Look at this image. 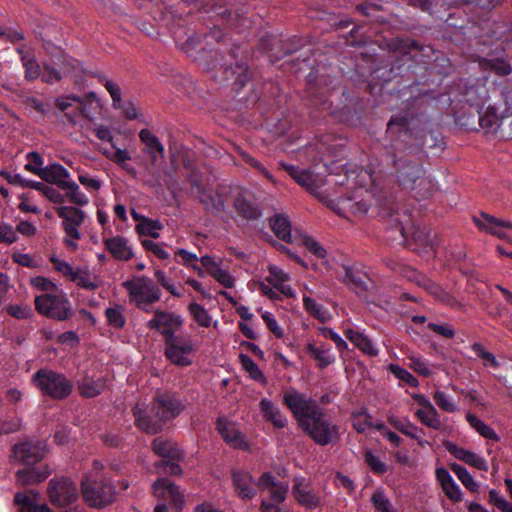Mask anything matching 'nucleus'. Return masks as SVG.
Here are the masks:
<instances>
[{"label": "nucleus", "mask_w": 512, "mask_h": 512, "mask_svg": "<svg viewBox=\"0 0 512 512\" xmlns=\"http://www.w3.org/2000/svg\"><path fill=\"white\" fill-rule=\"evenodd\" d=\"M283 403L292 412L300 428L318 445L326 446L339 439V427L332 423L311 397L290 387L285 390Z\"/></svg>", "instance_id": "f257e3e1"}, {"label": "nucleus", "mask_w": 512, "mask_h": 512, "mask_svg": "<svg viewBox=\"0 0 512 512\" xmlns=\"http://www.w3.org/2000/svg\"><path fill=\"white\" fill-rule=\"evenodd\" d=\"M393 164L398 185L415 199L429 198L436 191V184L432 178L426 176L421 164L407 158H398Z\"/></svg>", "instance_id": "f03ea898"}, {"label": "nucleus", "mask_w": 512, "mask_h": 512, "mask_svg": "<svg viewBox=\"0 0 512 512\" xmlns=\"http://www.w3.org/2000/svg\"><path fill=\"white\" fill-rule=\"evenodd\" d=\"M164 345V355L170 363L178 367L192 365L198 346L190 335L169 333Z\"/></svg>", "instance_id": "7ed1b4c3"}, {"label": "nucleus", "mask_w": 512, "mask_h": 512, "mask_svg": "<svg viewBox=\"0 0 512 512\" xmlns=\"http://www.w3.org/2000/svg\"><path fill=\"white\" fill-rule=\"evenodd\" d=\"M32 382L43 395L56 400L68 397L73 387L65 375L46 368L38 370Z\"/></svg>", "instance_id": "20e7f679"}, {"label": "nucleus", "mask_w": 512, "mask_h": 512, "mask_svg": "<svg viewBox=\"0 0 512 512\" xmlns=\"http://www.w3.org/2000/svg\"><path fill=\"white\" fill-rule=\"evenodd\" d=\"M122 285L128 291L130 302L135 303L141 310L148 311L145 306L160 300V289L148 277H134L126 280Z\"/></svg>", "instance_id": "39448f33"}, {"label": "nucleus", "mask_w": 512, "mask_h": 512, "mask_svg": "<svg viewBox=\"0 0 512 512\" xmlns=\"http://www.w3.org/2000/svg\"><path fill=\"white\" fill-rule=\"evenodd\" d=\"M36 311L43 316L65 321L73 315L72 306L65 294L45 293L35 297Z\"/></svg>", "instance_id": "423d86ee"}, {"label": "nucleus", "mask_w": 512, "mask_h": 512, "mask_svg": "<svg viewBox=\"0 0 512 512\" xmlns=\"http://www.w3.org/2000/svg\"><path fill=\"white\" fill-rule=\"evenodd\" d=\"M114 488L111 484L101 482H82V495L85 502L94 508H101L112 502L114 498Z\"/></svg>", "instance_id": "0eeeda50"}, {"label": "nucleus", "mask_w": 512, "mask_h": 512, "mask_svg": "<svg viewBox=\"0 0 512 512\" xmlns=\"http://www.w3.org/2000/svg\"><path fill=\"white\" fill-rule=\"evenodd\" d=\"M48 495L53 505L61 507L74 502L78 497V490L76 485L66 478L51 479Z\"/></svg>", "instance_id": "6e6552de"}, {"label": "nucleus", "mask_w": 512, "mask_h": 512, "mask_svg": "<svg viewBox=\"0 0 512 512\" xmlns=\"http://www.w3.org/2000/svg\"><path fill=\"white\" fill-rule=\"evenodd\" d=\"M184 323L181 315L175 312H168L161 309L154 311V316L147 322V327L151 330L158 331L165 339L169 333H176Z\"/></svg>", "instance_id": "1a4fd4ad"}, {"label": "nucleus", "mask_w": 512, "mask_h": 512, "mask_svg": "<svg viewBox=\"0 0 512 512\" xmlns=\"http://www.w3.org/2000/svg\"><path fill=\"white\" fill-rule=\"evenodd\" d=\"M183 408L181 401L169 393L157 395L151 403V412L161 420L162 425L180 415Z\"/></svg>", "instance_id": "9d476101"}, {"label": "nucleus", "mask_w": 512, "mask_h": 512, "mask_svg": "<svg viewBox=\"0 0 512 512\" xmlns=\"http://www.w3.org/2000/svg\"><path fill=\"white\" fill-rule=\"evenodd\" d=\"M292 495L299 505L308 509H315L323 503V498L314 490L311 482L301 476L293 479Z\"/></svg>", "instance_id": "9b49d317"}, {"label": "nucleus", "mask_w": 512, "mask_h": 512, "mask_svg": "<svg viewBox=\"0 0 512 512\" xmlns=\"http://www.w3.org/2000/svg\"><path fill=\"white\" fill-rule=\"evenodd\" d=\"M46 455V445L43 442H22L14 446L13 457L26 466H32L41 461Z\"/></svg>", "instance_id": "f8f14e48"}, {"label": "nucleus", "mask_w": 512, "mask_h": 512, "mask_svg": "<svg viewBox=\"0 0 512 512\" xmlns=\"http://www.w3.org/2000/svg\"><path fill=\"white\" fill-rule=\"evenodd\" d=\"M57 215L64 221L62 227L66 236L72 239H80L79 227L83 224L85 213L79 208L72 206H60L56 208Z\"/></svg>", "instance_id": "ddd939ff"}, {"label": "nucleus", "mask_w": 512, "mask_h": 512, "mask_svg": "<svg viewBox=\"0 0 512 512\" xmlns=\"http://www.w3.org/2000/svg\"><path fill=\"white\" fill-rule=\"evenodd\" d=\"M472 220L479 230L511 242L508 234L502 230L503 228L512 229L511 221H504L484 212H481L478 216H473Z\"/></svg>", "instance_id": "4468645a"}, {"label": "nucleus", "mask_w": 512, "mask_h": 512, "mask_svg": "<svg viewBox=\"0 0 512 512\" xmlns=\"http://www.w3.org/2000/svg\"><path fill=\"white\" fill-rule=\"evenodd\" d=\"M328 205L343 217H348L349 215L362 216L366 214L369 209L368 203L363 199H358V196L340 197L335 200H330Z\"/></svg>", "instance_id": "2eb2a0df"}, {"label": "nucleus", "mask_w": 512, "mask_h": 512, "mask_svg": "<svg viewBox=\"0 0 512 512\" xmlns=\"http://www.w3.org/2000/svg\"><path fill=\"white\" fill-rule=\"evenodd\" d=\"M133 415L136 426L145 433L156 434L163 428L161 420L151 412V407L147 410L144 404L137 403L133 408Z\"/></svg>", "instance_id": "dca6fc26"}, {"label": "nucleus", "mask_w": 512, "mask_h": 512, "mask_svg": "<svg viewBox=\"0 0 512 512\" xmlns=\"http://www.w3.org/2000/svg\"><path fill=\"white\" fill-rule=\"evenodd\" d=\"M257 487L261 491L267 492L271 501L277 504L286 499L288 492V484L276 480V478L269 472H265L260 476L257 482Z\"/></svg>", "instance_id": "f3484780"}, {"label": "nucleus", "mask_w": 512, "mask_h": 512, "mask_svg": "<svg viewBox=\"0 0 512 512\" xmlns=\"http://www.w3.org/2000/svg\"><path fill=\"white\" fill-rule=\"evenodd\" d=\"M200 263L203 268L206 269L207 273L211 275L220 285L225 288H233L235 284V278L230 272L221 266V261H216L209 255H204L200 258Z\"/></svg>", "instance_id": "a211bd4d"}, {"label": "nucleus", "mask_w": 512, "mask_h": 512, "mask_svg": "<svg viewBox=\"0 0 512 512\" xmlns=\"http://www.w3.org/2000/svg\"><path fill=\"white\" fill-rule=\"evenodd\" d=\"M283 167L297 184L311 194L318 196V190L323 184L321 179L317 178L310 170L299 169L293 165L286 164Z\"/></svg>", "instance_id": "6ab92c4d"}, {"label": "nucleus", "mask_w": 512, "mask_h": 512, "mask_svg": "<svg viewBox=\"0 0 512 512\" xmlns=\"http://www.w3.org/2000/svg\"><path fill=\"white\" fill-rule=\"evenodd\" d=\"M234 209L245 220H256L261 216V209L253 196L246 192H239L234 198Z\"/></svg>", "instance_id": "aec40b11"}, {"label": "nucleus", "mask_w": 512, "mask_h": 512, "mask_svg": "<svg viewBox=\"0 0 512 512\" xmlns=\"http://www.w3.org/2000/svg\"><path fill=\"white\" fill-rule=\"evenodd\" d=\"M216 428L223 438V440L234 448L247 449L248 444L244 436L237 429L233 422L225 418H219L216 423Z\"/></svg>", "instance_id": "412c9836"}, {"label": "nucleus", "mask_w": 512, "mask_h": 512, "mask_svg": "<svg viewBox=\"0 0 512 512\" xmlns=\"http://www.w3.org/2000/svg\"><path fill=\"white\" fill-rule=\"evenodd\" d=\"M192 188L196 189L199 201L204 205L206 210L212 213H220L225 210V199L222 194L205 190L198 181L192 182Z\"/></svg>", "instance_id": "4be33fe9"}, {"label": "nucleus", "mask_w": 512, "mask_h": 512, "mask_svg": "<svg viewBox=\"0 0 512 512\" xmlns=\"http://www.w3.org/2000/svg\"><path fill=\"white\" fill-rule=\"evenodd\" d=\"M107 251L119 261H128L134 257L133 248L128 239L123 236H114L103 239Z\"/></svg>", "instance_id": "5701e85b"}, {"label": "nucleus", "mask_w": 512, "mask_h": 512, "mask_svg": "<svg viewBox=\"0 0 512 512\" xmlns=\"http://www.w3.org/2000/svg\"><path fill=\"white\" fill-rule=\"evenodd\" d=\"M139 138L145 145L143 152L150 157V165L155 166L159 158L164 157L163 144L149 129H142L139 132Z\"/></svg>", "instance_id": "b1692460"}, {"label": "nucleus", "mask_w": 512, "mask_h": 512, "mask_svg": "<svg viewBox=\"0 0 512 512\" xmlns=\"http://www.w3.org/2000/svg\"><path fill=\"white\" fill-rule=\"evenodd\" d=\"M51 470L45 464L27 466L16 472V480L21 485H33L44 481L50 476Z\"/></svg>", "instance_id": "393cba45"}, {"label": "nucleus", "mask_w": 512, "mask_h": 512, "mask_svg": "<svg viewBox=\"0 0 512 512\" xmlns=\"http://www.w3.org/2000/svg\"><path fill=\"white\" fill-rule=\"evenodd\" d=\"M234 489L241 499H252L256 495L253 477L246 471L233 470Z\"/></svg>", "instance_id": "a878e982"}, {"label": "nucleus", "mask_w": 512, "mask_h": 512, "mask_svg": "<svg viewBox=\"0 0 512 512\" xmlns=\"http://www.w3.org/2000/svg\"><path fill=\"white\" fill-rule=\"evenodd\" d=\"M153 493L157 498L170 500L178 508L183 504V495L179 491L178 487L168 479L159 478L153 484Z\"/></svg>", "instance_id": "bb28decb"}, {"label": "nucleus", "mask_w": 512, "mask_h": 512, "mask_svg": "<svg viewBox=\"0 0 512 512\" xmlns=\"http://www.w3.org/2000/svg\"><path fill=\"white\" fill-rule=\"evenodd\" d=\"M435 476L440 483L444 494L453 502H460L463 498L459 485L454 481L449 471L444 467L435 470Z\"/></svg>", "instance_id": "cd10ccee"}, {"label": "nucleus", "mask_w": 512, "mask_h": 512, "mask_svg": "<svg viewBox=\"0 0 512 512\" xmlns=\"http://www.w3.org/2000/svg\"><path fill=\"white\" fill-rule=\"evenodd\" d=\"M41 179L50 184H55L61 189L71 180L68 170L58 163L44 167L41 171Z\"/></svg>", "instance_id": "c85d7f7f"}, {"label": "nucleus", "mask_w": 512, "mask_h": 512, "mask_svg": "<svg viewBox=\"0 0 512 512\" xmlns=\"http://www.w3.org/2000/svg\"><path fill=\"white\" fill-rule=\"evenodd\" d=\"M263 418L272 423L276 428H283L287 424V418L280 409L269 399H262L259 403Z\"/></svg>", "instance_id": "c756f323"}, {"label": "nucleus", "mask_w": 512, "mask_h": 512, "mask_svg": "<svg viewBox=\"0 0 512 512\" xmlns=\"http://www.w3.org/2000/svg\"><path fill=\"white\" fill-rule=\"evenodd\" d=\"M36 495L33 490L28 493L18 492L15 494V503L22 512H51L47 505L36 502Z\"/></svg>", "instance_id": "7c9ffc66"}, {"label": "nucleus", "mask_w": 512, "mask_h": 512, "mask_svg": "<svg viewBox=\"0 0 512 512\" xmlns=\"http://www.w3.org/2000/svg\"><path fill=\"white\" fill-rule=\"evenodd\" d=\"M422 288L425 289L436 300L451 308L460 309L462 307V304L453 295L445 291L442 287L431 281L429 278Z\"/></svg>", "instance_id": "2f4dec72"}, {"label": "nucleus", "mask_w": 512, "mask_h": 512, "mask_svg": "<svg viewBox=\"0 0 512 512\" xmlns=\"http://www.w3.org/2000/svg\"><path fill=\"white\" fill-rule=\"evenodd\" d=\"M71 281L76 283L77 286L94 291L102 285V281L99 276L92 274L87 268H76L71 278Z\"/></svg>", "instance_id": "473e14b6"}, {"label": "nucleus", "mask_w": 512, "mask_h": 512, "mask_svg": "<svg viewBox=\"0 0 512 512\" xmlns=\"http://www.w3.org/2000/svg\"><path fill=\"white\" fill-rule=\"evenodd\" d=\"M152 449L156 455L173 460H178L182 458L183 455L182 451L175 443L161 437L154 439Z\"/></svg>", "instance_id": "72a5a7b5"}, {"label": "nucleus", "mask_w": 512, "mask_h": 512, "mask_svg": "<svg viewBox=\"0 0 512 512\" xmlns=\"http://www.w3.org/2000/svg\"><path fill=\"white\" fill-rule=\"evenodd\" d=\"M465 101L478 109L484 108L488 100V89L485 84H472L464 93Z\"/></svg>", "instance_id": "f704fd0d"}, {"label": "nucleus", "mask_w": 512, "mask_h": 512, "mask_svg": "<svg viewBox=\"0 0 512 512\" xmlns=\"http://www.w3.org/2000/svg\"><path fill=\"white\" fill-rule=\"evenodd\" d=\"M345 336L363 353L369 356L378 355V349L374 346L372 341L363 333L353 329H346Z\"/></svg>", "instance_id": "c9c22d12"}, {"label": "nucleus", "mask_w": 512, "mask_h": 512, "mask_svg": "<svg viewBox=\"0 0 512 512\" xmlns=\"http://www.w3.org/2000/svg\"><path fill=\"white\" fill-rule=\"evenodd\" d=\"M479 115V124L486 132H496L500 126V116L495 107L488 106L485 110H477Z\"/></svg>", "instance_id": "e433bc0d"}, {"label": "nucleus", "mask_w": 512, "mask_h": 512, "mask_svg": "<svg viewBox=\"0 0 512 512\" xmlns=\"http://www.w3.org/2000/svg\"><path fill=\"white\" fill-rule=\"evenodd\" d=\"M415 244L419 247L416 250L423 256L431 257L435 253L434 235L424 230L416 229L412 235Z\"/></svg>", "instance_id": "4c0bfd02"}, {"label": "nucleus", "mask_w": 512, "mask_h": 512, "mask_svg": "<svg viewBox=\"0 0 512 512\" xmlns=\"http://www.w3.org/2000/svg\"><path fill=\"white\" fill-rule=\"evenodd\" d=\"M306 349L307 352H309L311 356L317 360L318 366L320 368L327 367L335 360L331 353L330 347L325 344L316 345L315 343H308Z\"/></svg>", "instance_id": "58836bf2"}, {"label": "nucleus", "mask_w": 512, "mask_h": 512, "mask_svg": "<svg viewBox=\"0 0 512 512\" xmlns=\"http://www.w3.org/2000/svg\"><path fill=\"white\" fill-rule=\"evenodd\" d=\"M303 306L306 312L313 318L322 323L328 322L332 316L331 313L322 304L316 302L315 299L304 295Z\"/></svg>", "instance_id": "ea45409f"}, {"label": "nucleus", "mask_w": 512, "mask_h": 512, "mask_svg": "<svg viewBox=\"0 0 512 512\" xmlns=\"http://www.w3.org/2000/svg\"><path fill=\"white\" fill-rule=\"evenodd\" d=\"M466 420L469 423V425L477 432L479 433L483 438L493 440V441H499L498 434L492 429L488 424H486L484 421L479 419L474 414L468 412L466 414Z\"/></svg>", "instance_id": "a19ab883"}, {"label": "nucleus", "mask_w": 512, "mask_h": 512, "mask_svg": "<svg viewBox=\"0 0 512 512\" xmlns=\"http://www.w3.org/2000/svg\"><path fill=\"white\" fill-rule=\"evenodd\" d=\"M271 229L274 234L285 242H291V224L287 217L275 215L270 220Z\"/></svg>", "instance_id": "79ce46f5"}, {"label": "nucleus", "mask_w": 512, "mask_h": 512, "mask_svg": "<svg viewBox=\"0 0 512 512\" xmlns=\"http://www.w3.org/2000/svg\"><path fill=\"white\" fill-rule=\"evenodd\" d=\"M415 416L423 425L431 429L440 430L442 428L439 413L434 406L416 410Z\"/></svg>", "instance_id": "37998d69"}, {"label": "nucleus", "mask_w": 512, "mask_h": 512, "mask_svg": "<svg viewBox=\"0 0 512 512\" xmlns=\"http://www.w3.org/2000/svg\"><path fill=\"white\" fill-rule=\"evenodd\" d=\"M107 324L114 329H122L126 324L125 308L120 304H114L105 310Z\"/></svg>", "instance_id": "c03bdc74"}, {"label": "nucleus", "mask_w": 512, "mask_h": 512, "mask_svg": "<svg viewBox=\"0 0 512 512\" xmlns=\"http://www.w3.org/2000/svg\"><path fill=\"white\" fill-rule=\"evenodd\" d=\"M80 394L87 398L98 396L105 388L103 379L94 380L90 377L83 378L78 385Z\"/></svg>", "instance_id": "a18cd8bd"}, {"label": "nucleus", "mask_w": 512, "mask_h": 512, "mask_svg": "<svg viewBox=\"0 0 512 512\" xmlns=\"http://www.w3.org/2000/svg\"><path fill=\"white\" fill-rule=\"evenodd\" d=\"M450 468L466 489L474 493L479 491L480 486L478 482L464 466L457 463H451Z\"/></svg>", "instance_id": "49530a36"}, {"label": "nucleus", "mask_w": 512, "mask_h": 512, "mask_svg": "<svg viewBox=\"0 0 512 512\" xmlns=\"http://www.w3.org/2000/svg\"><path fill=\"white\" fill-rule=\"evenodd\" d=\"M388 422L399 432L403 433L404 435L412 438V439H418V427L414 425L409 419L403 418L400 419L395 416H390L388 418Z\"/></svg>", "instance_id": "de8ad7c7"}, {"label": "nucleus", "mask_w": 512, "mask_h": 512, "mask_svg": "<svg viewBox=\"0 0 512 512\" xmlns=\"http://www.w3.org/2000/svg\"><path fill=\"white\" fill-rule=\"evenodd\" d=\"M19 53L21 54L22 65L25 68V78L29 81L37 79L40 76L41 68L34 56L22 50Z\"/></svg>", "instance_id": "09e8293b"}, {"label": "nucleus", "mask_w": 512, "mask_h": 512, "mask_svg": "<svg viewBox=\"0 0 512 512\" xmlns=\"http://www.w3.org/2000/svg\"><path fill=\"white\" fill-rule=\"evenodd\" d=\"M188 311L193 320L201 327L208 328L211 325L212 318L208 311L200 304L192 302L188 306Z\"/></svg>", "instance_id": "8fccbe9b"}, {"label": "nucleus", "mask_w": 512, "mask_h": 512, "mask_svg": "<svg viewBox=\"0 0 512 512\" xmlns=\"http://www.w3.org/2000/svg\"><path fill=\"white\" fill-rule=\"evenodd\" d=\"M63 190H67L66 196L69 201L77 206H85L89 203V198L81 191L76 182L70 180Z\"/></svg>", "instance_id": "3c124183"}, {"label": "nucleus", "mask_w": 512, "mask_h": 512, "mask_svg": "<svg viewBox=\"0 0 512 512\" xmlns=\"http://www.w3.org/2000/svg\"><path fill=\"white\" fill-rule=\"evenodd\" d=\"M480 64L483 67V69H490L499 76H506L512 72V67L510 63L501 58L492 60L484 59Z\"/></svg>", "instance_id": "603ef678"}, {"label": "nucleus", "mask_w": 512, "mask_h": 512, "mask_svg": "<svg viewBox=\"0 0 512 512\" xmlns=\"http://www.w3.org/2000/svg\"><path fill=\"white\" fill-rule=\"evenodd\" d=\"M240 363L250 377L255 381L265 382V376L258 365L247 355H239Z\"/></svg>", "instance_id": "864d4df0"}, {"label": "nucleus", "mask_w": 512, "mask_h": 512, "mask_svg": "<svg viewBox=\"0 0 512 512\" xmlns=\"http://www.w3.org/2000/svg\"><path fill=\"white\" fill-rule=\"evenodd\" d=\"M433 400L436 405L445 412L454 413L458 410V407L452 397L443 391H435L433 394Z\"/></svg>", "instance_id": "5fc2aeb1"}, {"label": "nucleus", "mask_w": 512, "mask_h": 512, "mask_svg": "<svg viewBox=\"0 0 512 512\" xmlns=\"http://www.w3.org/2000/svg\"><path fill=\"white\" fill-rule=\"evenodd\" d=\"M162 228V224L157 220H150L144 218L142 222L137 224L136 230L141 235L151 236L158 238V231Z\"/></svg>", "instance_id": "6e6d98bb"}, {"label": "nucleus", "mask_w": 512, "mask_h": 512, "mask_svg": "<svg viewBox=\"0 0 512 512\" xmlns=\"http://www.w3.org/2000/svg\"><path fill=\"white\" fill-rule=\"evenodd\" d=\"M101 82H103L105 88L109 92L114 108H121L122 107V96H121V88L120 86L111 81L106 79L104 76L98 75L97 76Z\"/></svg>", "instance_id": "4d7b16f0"}, {"label": "nucleus", "mask_w": 512, "mask_h": 512, "mask_svg": "<svg viewBox=\"0 0 512 512\" xmlns=\"http://www.w3.org/2000/svg\"><path fill=\"white\" fill-rule=\"evenodd\" d=\"M6 312L19 320L29 319L33 316V311L27 304H10L5 307Z\"/></svg>", "instance_id": "13d9d810"}, {"label": "nucleus", "mask_w": 512, "mask_h": 512, "mask_svg": "<svg viewBox=\"0 0 512 512\" xmlns=\"http://www.w3.org/2000/svg\"><path fill=\"white\" fill-rule=\"evenodd\" d=\"M27 163L25 164V169L33 174L38 175L41 178V171H43V158L42 156L35 151L29 152L26 155Z\"/></svg>", "instance_id": "bf43d9fd"}, {"label": "nucleus", "mask_w": 512, "mask_h": 512, "mask_svg": "<svg viewBox=\"0 0 512 512\" xmlns=\"http://www.w3.org/2000/svg\"><path fill=\"white\" fill-rule=\"evenodd\" d=\"M344 281L348 285H354L355 288L366 290V275L360 272H355L351 268H345Z\"/></svg>", "instance_id": "052dcab7"}, {"label": "nucleus", "mask_w": 512, "mask_h": 512, "mask_svg": "<svg viewBox=\"0 0 512 512\" xmlns=\"http://www.w3.org/2000/svg\"><path fill=\"white\" fill-rule=\"evenodd\" d=\"M301 243L316 257L325 258L327 251L326 249L312 236L302 235Z\"/></svg>", "instance_id": "680f3d73"}, {"label": "nucleus", "mask_w": 512, "mask_h": 512, "mask_svg": "<svg viewBox=\"0 0 512 512\" xmlns=\"http://www.w3.org/2000/svg\"><path fill=\"white\" fill-rule=\"evenodd\" d=\"M371 416L366 411H359L352 414L353 427L359 432L363 433L372 426Z\"/></svg>", "instance_id": "e2e57ef3"}, {"label": "nucleus", "mask_w": 512, "mask_h": 512, "mask_svg": "<svg viewBox=\"0 0 512 512\" xmlns=\"http://www.w3.org/2000/svg\"><path fill=\"white\" fill-rule=\"evenodd\" d=\"M471 348L479 358L484 360L485 365H490L494 368L499 367V362L496 360L494 354L486 350L481 343L476 342L471 346Z\"/></svg>", "instance_id": "0e129e2a"}, {"label": "nucleus", "mask_w": 512, "mask_h": 512, "mask_svg": "<svg viewBox=\"0 0 512 512\" xmlns=\"http://www.w3.org/2000/svg\"><path fill=\"white\" fill-rule=\"evenodd\" d=\"M30 284L33 288H35L37 290L44 291L46 293H51V294H53V292H55L58 289V286L56 285V283H54L49 278H46L43 276H37V277L31 278Z\"/></svg>", "instance_id": "69168bd1"}, {"label": "nucleus", "mask_w": 512, "mask_h": 512, "mask_svg": "<svg viewBox=\"0 0 512 512\" xmlns=\"http://www.w3.org/2000/svg\"><path fill=\"white\" fill-rule=\"evenodd\" d=\"M389 370L398 379L404 381L411 387H417L419 385L418 380L406 369L398 365H390Z\"/></svg>", "instance_id": "338daca9"}, {"label": "nucleus", "mask_w": 512, "mask_h": 512, "mask_svg": "<svg viewBox=\"0 0 512 512\" xmlns=\"http://www.w3.org/2000/svg\"><path fill=\"white\" fill-rule=\"evenodd\" d=\"M371 501L378 511L393 512L391 502L382 491H375L372 494Z\"/></svg>", "instance_id": "774afa93"}]
</instances>
